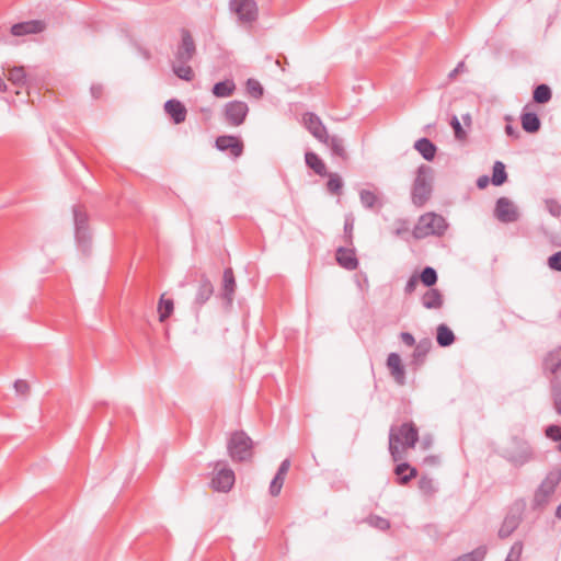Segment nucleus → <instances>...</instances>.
I'll use <instances>...</instances> for the list:
<instances>
[{
    "label": "nucleus",
    "mask_w": 561,
    "mask_h": 561,
    "mask_svg": "<svg viewBox=\"0 0 561 561\" xmlns=\"http://www.w3.org/2000/svg\"><path fill=\"white\" fill-rule=\"evenodd\" d=\"M415 150L427 161H432L436 153L435 145L427 138H421L414 144Z\"/></svg>",
    "instance_id": "nucleus-25"
},
{
    "label": "nucleus",
    "mask_w": 561,
    "mask_h": 561,
    "mask_svg": "<svg viewBox=\"0 0 561 561\" xmlns=\"http://www.w3.org/2000/svg\"><path fill=\"white\" fill-rule=\"evenodd\" d=\"M489 181H490V180H489V176H486V175H482V176H480V178L477 180V186H478L479 188H485V187L488 186V184H489Z\"/></svg>",
    "instance_id": "nucleus-55"
},
{
    "label": "nucleus",
    "mask_w": 561,
    "mask_h": 561,
    "mask_svg": "<svg viewBox=\"0 0 561 561\" xmlns=\"http://www.w3.org/2000/svg\"><path fill=\"white\" fill-rule=\"evenodd\" d=\"M518 525L519 518L517 516L507 515L499 529V537L502 539L510 537Z\"/></svg>",
    "instance_id": "nucleus-28"
},
{
    "label": "nucleus",
    "mask_w": 561,
    "mask_h": 561,
    "mask_svg": "<svg viewBox=\"0 0 561 561\" xmlns=\"http://www.w3.org/2000/svg\"><path fill=\"white\" fill-rule=\"evenodd\" d=\"M229 7L243 24H251L257 19L259 10L254 0H230Z\"/></svg>",
    "instance_id": "nucleus-7"
},
{
    "label": "nucleus",
    "mask_w": 561,
    "mask_h": 561,
    "mask_svg": "<svg viewBox=\"0 0 561 561\" xmlns=\"http://www.w3.org/2000/svg\"><path fill=\"white\" fill-rule=\"evenodd\" d=\"M14 390L19 396L27 397L30 393V385L23 379H18L14 382Z\"/></svg>",
    "instance_id": "nucleus-46"
},
{
    "label": "nucleus",
    "mask_w": 561,
    "mask_h": 561,
    "mask_svg": "<svg viewBox=\"0 0 561 561\" xmlns=\"http://www.w3.org/2000/svg\"><path fill=\"white\" fill-rule=\"evenodd\" d=\"M546 369L554 374L561 367V347L552 351L545 359Z\"/></svg>",
    "instance_id": "nucleus-32"
},
{
    "label": "nucleus",
    "mask_w": 561,
    "mask_h": 561,
    "mask_svg": "<svg viewBox=\"0 0 561 561\" xmlns=\"http://www.w3.org/2000/svg\"><path fill=\"white\" fill-rule=\"evenodd\" d=\"M436 340L440 346L446 347L454 343L455 335L446 324H439L437 327Z\"/></svg>",
    "instance_id": "nucleus-29"
},
{
    "label": "nucleus",
    "mask_w": 561,
    "mask_h": 561,
    "mask_svg": "<svg viewBox=\"0 0 561 561\" xmlns=\"http://www.w3.org/2000/svg\"><path fill=\"white\" fill-rule=\"evenodd\" d=\"M432 194V170L427 165L417 169L416 178L412 187V202L415 206L422 207Z\"/></svg>",
    "instance_id": "nucleus-4"
},
{
    "label": "nucleus",
    "mask_w": 561,
    "mask_h": 561,
    "mask_svg": "<svg viewBox=\"0 0 561 561\" xmlns=\"http://www.w3.org/2000/svg\"><path fill=\"white\" fill-rule=\"evenodd\" d=\"M534 101L540 104L547 103L551 99V90L546 84L536 87L533 94Z\"/></svg>",
    "instance_id": "nucleus-35"
},
{
    "label": "nucleus",
    "mask_w": 561,
    "mask_h": 561,
    "mask_svg": "<svg viewBox=\"0 0 561 561\" xmlns=\"http://www.w3.org/2000/svg\"><path fill=\"white\" fill-rule=\"evenodd\" d=\"M417 282H419V279H417L416 276H411L409 278V280L407 282V285H405V288H404L405 293L407 294L413 293L415 290V288H416Z\"/></svg>",
    "instance_id": "nucleus-51"
},
{
    "label": "nucleus",
    "mask_w": 561,
    "mask_h": 561,
    "mask_svg": "<svg viewBox=\"0 0 561 561\" xmlns=\"http://www.w3.org/2000/svg\"><path fill=\"white\" fill-rule=\"evenodd\" d=\"M213 293L214 287L211 282L208 278L203 277L195 296V304L198 307L203 306L207 300H209V298L213 296Z\"/></svg>",
    "instance_id": "nucleus-22"
},
{
    "label": "nucleus",
    "mask_w": 561,
    "mask_h": 561,
    "mask_svg": "<svg viewBox=\"0 0 561 561\" xmlns=\"http://www.w3.org/2000/svg\"><path fill=\"white\" fill-rule=\"evenodd\" d=\"M320 142H323L325 146H328L332 152V154L340 157L343 160L347 159V153L344 148V141L339 136H330L327 134V139H322Z\"/></svg>",
    "instance_id": "nucleus-20"
},
{
    "label": "nucleus",
    "mask_w": 561,
    "mask_h": 561,
    "mask_svg": "<svg viewBox=\"0 0 561 561\" xmlns=\"http://www.w3.org/2000/svg\"><path fill=\"white\" fill-rule=\"evenodd\" d=\"M494 215L501 222H514L518 219V210L507 197H500L496 202Z\"/></svg>",
    "instance_id": "nucleus-10"
},
{
    "label": "nucleus",
    "mask_w": 561,
    "mask_h": 561,
    "mask_svg": "<svg viewBox=\"0 0 561 561\" xmlns=\"http://www.w3.org/2000/svg\"><path fill=\"white\" fill-rule=\"evenodd\" d=\"M394 473L398 477V483L401 485L408 484L412 479L417 476V470L407 462L397 465Z\"/></svg>",
    "instance_id": "nucleus-21"
},
{
    "label": "nucleus",
    "mask_w": 561,
    "mask_h": 561,
    "mask_svg": "<svg viewBox=\"0 0 561 561\" xmlns=\"http://www.w3.org/2000/svg\"><path fill=\"white\" fill-rule=\"evenodd\" d=\"M367 523L380 530H386L390 527V523L388 522V519L379 516H370L367 519Z\"/></svg>",
    "instance_id": "nucleus-45"
},
{
    "label": "nucleus",
    "mask_w": 561,
    "mask_h": 561,
    "mask_svg": "<svg viewBox=\"0 0 561 561\" xmlns=\"http://www.w3.org/2000/svg\"><path fill=\"white\" fill-rule=\"evenodd\" d=\"M336 261L342 267L348 271H353L358 266V261L353 249L339 248L336 251Z\"/></svg>",
    "instance_id": "nucleus-17"
},
{
    "label": "nucleus",
    "mask_w": 561,
    "mask_h": 561,
    "mask_svg": "<svg viewBox=\"0 0 561 561\" xmlns=\"http://www.w3.org/2000/svg\"><path fill=\"white\" fill-rule=\"evenodd\" d=\"M548 266L553 271L561 272V251L556 252L548 259Z\"/></svg>",
    "instance_id": "nucleus-47"
},
{
    "label": "nucleus",
    "mask_w": 561,
    "mask_h": 561,
    "mask_svg": "<svg viewBox=\"0 0 561 561\" xmlns=\"http://www.w3.org/2000/svg\"><path fill=\"white\" fill-rule=\"evenodd\" d=\"M419 440V430L413 422L399 426L392 425L389 431V453L394 462L404 458L405 450L414 448Z\"/></svg>",
    "instance_id": "nucleus-1"
},
{
    "label": "nucleus",
    "mask_w": 561,
    "mask_h": 561,
    "mask_svg": "<svg viewBox=\"0 0 561 561\" xmlns=\"http://www.w3.org/2000/svg\"><path fill=\"white\" fill-rule=\"evenodd\" d=\"M387 367L396 382L403 386L405 383V369L402 365L400 355L397 353H390L387 358Z\"/></svg>",
    "instance_id": "nucleus-15"
},
{
    "label": "nucleus",
    "mask_w": 561,
    "mask_h": 561,
    "mask_svg": "<svg viewBox=\"0 0 561 561\" xmlns=\"http://www.w3.org/2000/svg\"><path fill=\"white\" fill-rule=\"evenodd\" d=\"M560 481L561 470L550 471L535 492L533 500L534 506L537 508L545 507L556 492Z\"/></svg>",
    "instance_id": "nucleus-5"
},
{
    "label": "nucleus",
    "mask_w": 561,
    "mask_h": 561,
    "mask_svg": "<svg viewBox=\"0 0 561 561\" xmlns=\"http://www.w3.org/2000/svg\"><path fill=\"white\" fill-rule=\"evenodd\" d=\"M427 352H428V343H426V344L420 343L419 345H416L413 356L415 359H419V358L424 357Z\"/></svg>",
    "instance_id": "nucleus-50"
},
{
    "label": "nucleus",
    "mask_w": 561,
    "mask_h": 561,
    "mask_svg": "<svg viewBox=\"0 0 561 561\" xmlns=\"http://www.w3.org/2000/svg\"><path fill=\"white\" fill-rule=\"evenodd\" d=\"M305 160L306 164L318 175L324 176L328 174L324 162L314 152H306Z\"/></svg>",
    "instance_id": "nucleus-27"
},
{
    "label": "nucleus",
    "mask_w": 561,
    "mask_h": 561,
    "mask_svg": "<svg viewBox=\"0 0 561 561\" xmlns=\"http://www.w3.org/2000/svg\"><path fill=\"white\" fill-rule=\"evenodd\" d=\"M216 147L220 151H229L231 153V156H233L236 158L240 157L243 151L242 141L234 136H228V135L219 136L216 139Z\"/></svg>",
    "instance_id": "nucleus-14"
},
{
    "label": "nucleus",
    "mask_w": 561,
    "mask_h": 561,
    "mask_svg": "<svg viewBox=\"0 0 561 561\" xmlns=\"http://www.w3.org/2000/svg\"><path fill=\"white\" fill-rule=\"evenodd\" d=\"M420 279L425 286L431 287L437 282V273L433 267L427 266L422 271Z\"/></svg>",
    "instance_id": "nucleus-40"
},
{
    "label": "nucleus",
    "mask_w": 561,
    "mask_h": 561,
    "mask_svg": "<svg viewBox=\"0 0 561 561\" xmlns=\"http://www.w3.org/2000/svg\"><path fill=\"white\" fill-rule=\"evenodd\" d=\"M103 87L101 84H94L91 87V93L93 98L99 99L102 95Z\"/></svg>",
    "instance_id": "nucleus-54"
},
{
    "label": "nucleus",
    "mask_w": 561,
    "mask_h": 561,
    "mask_svg": "<svg viewBox=\"0 0 561 561\" xmlns=\"http://www.w3.org/2000/svg\"><path fill=\"white\" fill-rule=\"evenodd\" d=\"M556 516H557L558 518H561V504L557 507Z\"/></svg>",
    "instance_id": "nucleus-59"
},
{
    "label": "nucleus",
    "mask_w": 561,
    "mask_h": 561,
    "mask_svg": "<svg viewBox=\"0 0 561 561\" xmlns=\"http://www.w3.org/2000/svg\"><path fill=\"white\" fill-rule=\"evenodd\" d=\"M173 300L164 299V295H162L158 305L159 320L164 322L173 312Z\"/></svg>",
    "instance_id": "nucleus-33"
},
{
    "label": "nucleus",
    "mask_w": 561,
    "mask_h": 561,
    "mask_svg": "<svg viewBox=\"0 0 561 561\" xmlns=\"http://www.w3.org/2000/svg\"><path fill=\"white\" fill-rule=\"evenodd\" d=\"M164 111L170 115L175 124H181L186 118V108L178 100H169L164 104Z\"/></svg>",
    "instance_id": "nucleus-18"
},
{
    "label": "nucleus",
    "mask_w": 561,
    "mask_h": 561,
    "mask_svg": "<svg viewBox=\"0 0 561 561\" xmlns=\"http://www.w3.org/2000/svg\"><path fill=\"white\" fill-rule=\"evenodd\" d=\"M360 202L366 208H373L378 203L376 193L369 190H362L359 193Z\"/></svg>",
    "instance_id": "nucleus-38"
},
{
    "label": "nucleus",
    "mask_w": 561,
    "mask_h": 561,
    "mask_svg": "<svg viewBox=\"0 0 561 561\" xmlns=\"http://www.w3.org/2000/svg\"><path fill=\"white\" fill-rule=\"evenodd\" d=\"M344 229H345V232L348 233V237L351 238V233L353 230V220L346 219Z\"/></svg>",
    "instance_id": "nucleus-58"
},
{
    "label": "nucleus",
    "mask_w": 561,
    "mask_h": 561,
    "mask_svg": "<svg viewBox=\"0 0 561 561\" xmlns=\"http://www.w3.org/2000/svg\"><path fill=\"white\" fill-rule=\"evenodd\" d=\"M329 181L327 183L328 191L332 194H341V190L343 187V181L341 176L336 173H329Z\"/></svg>",
    "instance_id": "nucleus-36"
},
{
    "label": "nucleus",
    "mask_w": 561,
    "mask_h": 561,
    "mask_svg": "<svg viewBox=\"0 0 561 561\" xmlns=\"http://www.w3.org/2000/svg\"><path fill=\"white\" fill-rule=\"evenodd\" d=\"M73 218L77 242L80 247L85 248L90 242V232L88 229V215L80 207H75Z\"/></svg>",
    "instance_id": "nucleus-9"
},
{
    "label": "nucleus",
    "mask_w": 561,
    "mask_h": 561,
    "mask_svg": "<svg viewBox=\"0 0 561 561\" xmlns=\"http://www.w3.org/2000/svg\"><path fill=\"white\" fill-rule=\"evenodd\" d=\"M195 43L191 33L187 30H183L182 41L176 49L174 61L188 64L195 55Z\"/></svg>",
    "instance_id": "nucleus-11"
},
{
    "label": "nucleus",
    "mask_w": 561,
    "mask_h": 561,
    "mask_svg": "<svg viewBox=\"0 0 561 561\" xmlns=\"http://www.w3.org/2000/svg\"><path fill=\"white\" fill-rule=\"evenodd\" d=\"M465 62L460 61L457 67L449 73L450 78H455L457 73L463 71Z\"/></svg>",
    "instance_id": "nucleus-56"
},
{
    "label": "nucleus",
    "mask_w": 561,
    "mask_h": 561,
    "mask_svg": "<svg viewBox=\"0 0 561 561\" xmlns=\"http://www.w3.org/2000/svg\"><path fill=\"white\" fill-rule=\"evenodd\" d=\"M289 468H290V461H289V459H285L282 461L276 473L285 478Z\"/></svg>",
    "instance_id": "nucleus-53"
},
{
    "label": "nucleus",
    "mask_w": 561,
    "mask_h": 561,
    "mask_svg": "<svg viewBox=\"0 0 561 561\" xmlns=\"http://www.w3.org/2000/svg\"><path fill=\"white\" fill-rule=\"evenodd\" d=\"M172 69L176 77L182 80L191 81L194 78V71L187 64L173 61Z\"/></svg>",
    "instance_id": "nucleus-30"
},
{
    "label": "nucleus",
    "mask_w": 561,
    "mask_h": 561,
    "mask_svg": "<svg viewBox=\"0 0 561 561\" xmlns=\"http://www.w3.org/2000/svg\"><path fill=\"white\" fill-rule=\"evenodd\" d=\"M523 553V542L516 541L505 559V561H519Z\"/></svg>",
    "instance_id": "nucleus-42"
},
{
    "label": "nucleus",
    "mask_w": 561,
    "mask_h": 561,
    "mask_svg": "<svg viewBox=\"0 0 561 561\" xmlns=\"http://www.w3.org/2000/svg\"><path fill=\"white\" fill-rule=\"evenodd\" d=\"M552 396L554 409L557 413L561 415V383L559 381L552 382Z\"/></svg>",
    "instance_id": "nucleus-41"
},
{
    "label": "nucleus",
    "mask_w": 561,
    "mask_h": 561,
    "mask_svg": "<svg viewBox=\"0 0 561 561\" xmlns=\"http://www.w3.org/2000/svg\"><path fill=\"white\" fill-rule=\"evenodd\" d=\"M234 483V472L226 467L217 470L215 477L211 479V486L219 492L229 491Z\"/></svg>",
    "instance_id": "nucleus-13"
},
{
    "label": "nucleus",
    "mask_w": 561,
    "mask_h": 561,
    "mask_svg": "<svg viewBox=\"0 0 561 561\" xmlns=\"http://www.w3.org/2000/svg\"><path fill=\"white\" fill-rule=\"evenodd\" d=\"M245 89L247 93L254 99H261L264 91L262 84L255 79H248Z\"/></svg>",
    "instance_id": "nucleus-37"
},
{
    "label": "nucleus",
    "mask_w": 561,
    "mask_h": 561,
    "mask_svg": "<svg viewBox=\"0 0 561 561\" xmlns=\"http://www.w3.org/2000/svg\"><path fill=\"white\" fill-rule=\"evenodd\" d=\"M546 207H547L548 211L552 216H554V217L560 216V214H561V205L557 201H553V199L547 201L546 202Z\"/></svg>",
    "instance_id": "nucleus-49"
},
{
    "label": "nucleus",
    "mask_w": 561,
    "mask_h": 561,
    "mask_svg": "<svg viewBox=\"0 0 561 561\" xmlns=\"http://www.w3.org/2000/svg\"><path fill=\"white\" fill-rule=\"evenodd\" d=\"M503 456L514 466L522 467L535 459L530 444L519 437H512L503 449Z\"/></svg>",
    "instance_id": "nucleus-2"
},
{
    "label": "nucleus",
    "mask_w": 561,
    "mask_h": 561,
    "mask_svg": "<svg viewBox=\"0 0 561 561\" xmlns=\"http://www.w3.org/2000/svg\"><path fill=\"white\" fill-rule=\"evenodd\" d=\"M400 339L408 346H413L415 344L414 336L409 332H402L400 334Z\"/></svg>",
    "instance_id": "nucleus-52"
},
{
    "label": "nucleus",
    "mask_w": 561,
    "mask_h": 561,
    "mask_svg": "<svg viewBox=\"0 0 561 561\" xmlns=\"http://www.w3.org/2000/svg\"><path fill=\"white\" fill-rule=\"evenodd\" d=\"M284 481H285V478L276 473V476L274 477V479L272 480V482L270 484V494L272 496H276L280 493Z\"/></svg>",
    "instance_id": "nucleus-44"
},
{
    "label": "nucleus",
    "mask_w": 561,
    "mask_h": 561,
    "mask_svg": "<svg viewBox=\"0 0 561 561\" xmlns=\"http://www.w3.org/2000/svg\"><path fill=\"white\" fill-rule=\"evenodd\" d=\"M302 123L309 133L319 141L327 139L328 130L318 115L311 112L305 113Z\"/></svg>",
    "instance_id": "nucleus-12"
},
{
    "label": "nucleus",
    "mask_w": 561,
    "mask_h": 561,
    "mask_svg": "<svg viewBox=\"0 0 561 561\" xmlns=\"http://www.w3.org/2000/svg\"><path fill=\"white\" fill-rule=\"evenodd\" d=\"M546 436L551 440L559 442L558 450L561 451V427L558 425H550L546 428Z\"/></svg>",
    "instance_id": "nucleus-43"
},
{
    "label": "nucleus",
    "mask_w": 561,
    "mask_h": 561,
    "mask_svg": "<svg viewBox=\"0 0 561 561\" xmlns=\"http://www.w3.org/2000/svg\"><path fill=\"white\" fill-rule=\"evenodd\" d=\"M234 290H236L234 275H233L232 268L228 267L224 271V275H222V296L228 301V304L232 302Z\"/></svg>",
    "instance_id": "nucleus-19"
},
{
    "label": "nucleus",
    "mask_w": 561,
    "mask_h": 561,
    "mask_svg": "<svg viewBox=\"0 0 561 561\" xmlns=\"http://www.w3.org/2000/svg\"><path fill=\"white\" fill-rule=\"evenodd\" d=\"M448 225L445 218L435 213L422 215L413 228V236L416 239H423L428 236H442Z\"/></svg>",
    "instance_id": "nucleus-3"
},
{
    "label": "nucleus",
    "mask_w": 561,
    "mask_h": 561,
    "mask_svg": "<svg viewBox=\"0 0 561 561\" xmlns=\"http://www.w3.org/2000/svg\"><path fill=\"white\" fill-rule=\"evenodd\" d=\"M450 125L454 128L455 136L457 139H463L466 137V133L463 131L461 124L457 116H454L450 121Z\"/></svg>",
    "instance_id": "nucleus-48"
},
{
    "label": "nucleus",
    "mask_w": 561,
    "mask_h": 561,
    "mask_svg": "<svg viewBox=\"0 0 561 561\" xmlns=\"http://www.w3.org/2000/svg\"><path fill=\"white\" fill-rule=\"evenodd\" d=\"M422 305L426 309H439L443 306V296L438 289L431 288L422 296Z\"/></svg>",
    "instance_id": "nucleus-23"
},
{
    "label": "nucleus",
    "mask_w": 561,
    "mask_h": 561,
    "mask_svg": "<svg viewBox=\"0 0 561 561\" xmlns=\"http://www.w3.org/2000/svg\"><path fill=\"white\" fill-rule=\"evenodd\" d=\"M523 129L527 133H537L540 128V119L536 113L525 112L520 116Z\"/></svg>",
    "instance_id": "nucleus-26"
},
{
    "label": "nucleus",
    "mask_w": 561,
    "mask_h": 561,
    "mask_svg": "<svg viewBox=\"0 0 561 561\" xmlns=\"http://www.w3.org/2000/svg\"><path fill=\"white\" fill-rule=\"evenodd\" d=\"M8 80L14 85H24L26 82L25 69L22 66L9 69Z\"/></svg>",
    "instance_id": "nucleus-31"
},
{
    "label": "nucleus",
    "mask_w": 561,
    "mask_h": 561,
    "mask_svg": "<svg viewBox=\"0 0 561 561\" xmlns=\"http://www.w3.org/2000/svg\"><path fill=\"white\" fill-rule=\"evenodd\" d=\"M46 28V25L43 21L32 20L26 22H21L12 25L11 33L14 36H23L27 34H37L43 32Z\"/></svg>",
    "instance_id": "nucleus-16"
},
{
    "label": "nucleus",
    "mask_w": 561,
    "mask_h": 561,
    "mask_svg": "<svg viewBox=\"0 0 561 561\" xmlns=\"http://www.w3.org/2000/svg\"><path fill=\"white\" fill-rule=\"evenodd\" d=\"M249 113V106L243 101H230L224 106V118L230 126L238 127L242 125Z\"/></svg>",
    "instance_id": "nucleus-8"
},
{
    "label": "nucleus",
    "mask_w": 561,
    "mask_h": 561,
    "mask_svg": "<svg viewBox=\"0 0 561 561\" xmlns=\"http://www.w3.org/2000/svg\"><path fill=\"white\" fill-rule=\"evenodd\" d=\"M505 131H506V134H507L508 136H512V137H514V138H517V137L519 136L518 130H516V129H515L513 126H511V125H507V126L505 127Z\"/></svg>",
    "instance_id": "nucleus-57"
},
{
    "label": "nucleus",
    "mask_w": 561,
    "mask_h": 561,
    "mask_svg": "<svg viewBox=\"0 0 561 561\" xmlns=\"http://www.w3.org/2000/svg\"><path fill=\"white\" fill-rule=\"evenodd\" d=\"M234 91H236V83L232 79H226L224 81L217 82L213 87V90H211L213 94L216 98H220V99L229 98V96L233 95Z\"/></svg>",
    "instance_id": "nucleus-24"
},
{
    "label": "nucleus",
    "mask_w": 561,
    "mask_h": 561,
    "mask_svg": "<svg viewBox=\"0 0 561 561\" xmlns=\"http://www.w3.org/2000/svg\"><path fill=\"white\" fill-rule=\"evenodd\" d=\"M507 180L505 165L501 161H496L493 165L492 183L496 186L502 185Z\"/></svg>",
    "instance_id": "nucleus-34"
},
{
    "label": "nucleus",
    "mask_w": 561,
    "mask_h": 561,
    "mask_svg": "<svg viewBox=\"0 0 561 561\" xmlns=\"http://www.w3.org/2000/svg\"><path fill=\"white\" fill-rule=\"evenodd\" d=\"M252 440L244 432L232 434L228 443V451L232 460L247 461L252 458Z\"/></svg>",
    "instance_id": "nucleus-6"
},
{
    "label": "nucleus",
    "mask_w": 561,
    "mask_h": 561,
    "mask_svg": "<svg viewBox=\"0 0 561 561\" xmlns=\"http://www.w3.org/2000/svg\"><path fill=\"white\" fill-rule=\"evenodd\" d=\"M419 489L427 496L433 495L436 492L433 479L427 476L421 477L419 480Z\"/></svg>",
    "instance_id": "nucleus-39"
}]
</instances>
